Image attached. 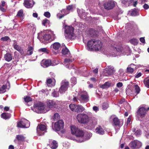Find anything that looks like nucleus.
<instances>
[{"label": "nucleus", "mask_w": 149, "mask_h": 149, "mask_svg": "<svg viewBox=\"0 0 149 149\" xmlns=\"http://www.w3.org/2000/svg\"><path fill=\"white\" fill-rule=\"evenodd\" d=\"M75 135L76 138L72 139L77 143H81L89 139L92 135L91 134L88 133L84 134V132L79 129Z\"/></svg>", "instance_id": "1"}, {"label": "nucleus", "mask_w": 149, "mask_h": 149, "mask_svg": "<svg viewBox=\"0 0 149 149\" xmlns=\"http://www.w3.org/2000/svg\"><path fill=\"white\" fill-rule=\"evenodd\" d=\"M102 45L100 41L93 40L88 42L87 48L88 50L91 51H98L101 49Z\"/></svg>", "instance_id": "2"}, {"label": "nucleus", "mask_w": 149, "mask_h": 149, "mask_svg": "<svg viewBox=\"0 0 149 149\" xmlns=\"http://www.w3.org/2000/svg\"><path fill=\"white\" fill-rule=\"evenodd\" d=\"M92 115L90 112H88L87 113H84L78 114L76 116V119L78 122L81 124H87L89 121L90 117Z\"/></svg>", "instance_id": "3"}, {"label": "nucleus", "mask_w": 149, "mask_h": 149, "mask_svg": "<svg viewBox=\"0 0 149 149\" xmlns=\"http://www.w3.org/2000/svg\"><path fill=\"white\" fill-rule=\"evenodd\" d=\"M63 26L65 29V38L70 39H74L75 36L74 33L73 28L64 24Z\"/></svg>", "instance_id": "4"}, {"label": "nucleus", "mask_w": 149, "mask_h": 149, "mask_svg": "<svg viewBox=\"0 0 149 149\" xmlns=\"http://www.w3.org/2000/svg\"><path fill=\"white\" fill-rule=\"evenodd\" d=\"M34 109L35 111L38 113H45L49 110V108L41 102L35 104Z\"/></svg>", "instance_id": "5"}, {"label": "nucleus", "mask_w": 149, "mask_h": 149, "mask_svg": "<svg viewBox=\"0 0 149 149\" xmlns=\"http://www.w3.org/2000/svg\"><path fill=\"white\" fill-rule=\"evenodd\" d=\"M78 97L81 102H86L88 101L89 97L87 93L84 91L78 93Z\"/></svg>", "instance_id": "6"}, {"label": "nucleus", "mask_w": 149, "mask_h": 149, "mask_svg": "<svg viewBox=\"0 0 149 149\" xmlns=\"http://www.w3.org/2000/svg\"><path fill=\"white\" fill-rule=\"evenodd\" d=\"M146 109L144 107H140L139 108L137 112V119L139 120H142L143 118L146 114Z\"/></svg>", "instance_id": "7"}, {"label": "nucleus", "mask_w": 149, "mask_h": 149, "mask_svg": "<svg viewBox=\"0 0 149 149\" xmlns=\"http://www.w3.org/2000/svg\"><path fill=\"white\" fill-rule=\"evenodd\" d=\"M111 49L113 52L116 54L115 56L121 54L122 52V47L120 46L115 45L114 46L112 45L110 47Z\"/></svg>", "instance_id": "8"}, {"label": "nucleus", "mask_w": 149, "mask_h": 149, "mask_svg": "<svg viewBox=\"0 0 149 149\" xmlns=\"http://www.w3.org/2000/svg\"><path fill=\"white\" fill-rule=\"evenodd\" d=\"M47 34H45L43 37L44 39L46 41H51L54 40L55 38V35L53 31L49 30L47 31Z\"/></svg>", "instance_id": "9"}, {"label": "nucleus", "mask_w": 149, "mask_h": 149, "mask_svg": "<svg viewBox=\"0 0 149 149\" xmlns=\"http://www.w3.org/2000/svg\"><path fill=\"white\" fill-rule=\"evenodd\" d=\"M110 119L112 120L113 125L115 126V129L116 127L118 126L119 128L123 124L122 121L120 120L118 118L114 116H111L110 117Z\"/></svg>", "instance_id": "10"}, {"label": "nucleus", "mask_w": 149, "mask_h": 149, "mask_svg": "<svg viewBox=\"0 0 149 149\" xmlns=\"http://www.w3.org/2000/svg\"><path fill=\"white\" fill-rule=\"evenodd\" d=\"M30 126V123L27 120L23 118L17 123V126L22 128H27Z\"/></svg>", "instance_id": "11"}, {"label": "nucleus", "mask_w": 149, "mask_h": 149, "mask_svg": "<svg viewBox=\"0 0 149 149\" xmlns=\"http://www.w3.org/2000/svg\"><path fill=\"white\" fill-rule=\"evenodd\" d=\"M61 102L58 101H54L52 100H48L47 104L49 108H54L58 107L61 104Z\"/></svg>", "instance_id": "12"}, {"label": "nucleus", "mask_w": 149, "mask_h": 149, "mask_svg": "<svg viewBox=\"0 0 149 149\" xmlns=\"http://www.w3.org/2000/svg\"><path fill=\"white\" fill-rule=\"evenodd\" d=\"M46 126L45 125H38L37 127V132L39 136H42L44 134L45 132H46Z\"/></svg>", "instance_id": "13"}, {"label": "nucleus", "mask_w": 149, "mask_h": 149, "mask_svg": "<svg viewBox=\"0 0 149 149\" xmlns=\"http://www.w3.org/2000/svg\"><path fill=\"white\" fill-rule=\"evenodd\" d=\"M72 9V6H69L67 7V9H63L61 10V12L62 14L63 13L64 14H63L62 15H61L60 13H58L57 15V16L58 18L59 19L62 18L65 15H67L69 13V11L71 10Z\"/></svg>", "instance_id": "14"}, {"label": "nucleus", "mask_w": 149, "mask_h": 149, "mask_svg": "<svg viewBox=\"0 0 149 149\" xmlns=\"http://www.w3.org/2000/svg\"><path fill=\"white\" fill-rule=\"evenodd\" d=\"M68 86V82L63 81L59 91L61 94L64 93L67 89Z\"/></svg>", "instance_id": "15"}, {"label": "nucleus", "mask_w": 149, "mask_h": 149, "mask_svg": "<svg viewBox=\"0 0 149 149\" xmlns=\"http://www.w3.org/2000/svg\"><path fill=\"white\" fill-rule=\"evenodd\" d=\"M64 126V123L62 120H60L54 124V129L56 131H59Z\"/></svg>", "instance_id": "16"}, {"label": "nucleus", "mask_w": 149, "mask_h": 149, "mask_svg": "<svg viewBox=\"0 0 149 149\" xmlns=\"http://www.w3.org/2000/svg\"><path fill=\"white\" fill-rule=\"evenodd\" d=\"M116 3L113 1H110L106 2L104 4L105 9L109 10L113 8L115 6Z\"/></svg>", "instance_id": "17"}, {"label": "nucleus", "mask_w": 149, "mask_h": 149, "mask_svg": "<svg viewBox=\"0 0 149 149\" xmlns=\"http://www.w3.org/2000/svg\"><path fill=\"white\" fill-rule=\"evenodd\" d=\"M41 66L44 67H47L49 66H55L56 64H54L53 63H51V61L50 60H43L41 62Z\"/></svg>", "instance_id": "18"}, {"label": "nucleus", "mask_w": 149, "mask_h": 149, "mask_svg": "<svg viewBox=\"0 0 149 149\" xmlns=\"http://www.w3.org/2000/svg\"><path fill=\"white\" fill-rule=\"evenodd\" d=\"M106 72H105L104 75L106 76L112 75L114 72L113 67L112 66H108L106 69Z\"/></svg>", "instance_id": "19"}, {"label": "nucleus", "mask_w": 149, "mask_h": 149, "mask_svg": "<svg viewBox=\"0 0 149 149\" xmlns=\"http://www.w3.org/2000/svg\"><path fill=\"white\" fill-rule=\"evenodd\" d=\"M71 58H66L65 59L64 62V65L66 68H71L73 67V64H70V63H71L72 60L71 59H70Z\"/></svg>", "instance_id": "20"}, {"label": "nucleus", "mask_w": 149, "mask_h": 149, "mask_svg": "<svg viewBox=\"0 0 149 149\" xmlns=\"http://www.w3.org/2000/svg\"><path fill=\"white\" fill-rule=\"evenodd\" d=\"M24 4L26 8H30L33 6L34 2L33 0H25Z\"/></svg>", "instance_id": "21"}, {"label": "nucleus", "mask_w": 149, "mask_h": 149, "mask_svg": "<svg viewBox=\"0 0 149 149\" xmlns=\"http://www.w3.org/2000/svg\"><path fill=\"white\" fill-rule=\"evenodd\" d=\"M138 145H139V146H141L142 145V143L139 141H133L131 142L130 144V146L131 148L132 149H135L138 147Z\"/></svg>", "instance_id": "22"}, {"label": "nucleus", "mask_w": 149, "mask_h": 149, "mask_svg": "<svg viewBox=\"0 0 149 149\" xmlns=\"http://www.w3.org/2000/svg\"><path fill=\"white\" fill-rule=\"evenodd\" d=\"M49 145L52 149H56L58 146V144L56 141L52 139L49 140Z\"/></svg>", "instance_id": "23"}, {"label": "nucleus", "mask_w": 149, "mask_h": 149, "mask_svg": "<svg viewBox=\"0 0 149 149\" xmlns=\"http://www.w3.org/2000/svg\"><path fill=\"white\" fill-rule=\"evenodd\" d=\"M62 54L68 58H71V54L69 50L66 47L63 49L62 51Z\"/></svg>", "instance_id": "24"}, {"label": "nucleus", "mask_w": 149, "mask_h": 149, "mask_svg": "<svg viewBox=\"0 0 149 149\" xmlns=\"http://www.w3.org/2000/svg\"><path fill=\"white\" fill-rule=\"evenodd\" d=\"M78 13L80 17L83 19L86 18L87 14L85 13L84 11L82 9H78L77 10Z\"/></svg>", "instance_id": "25"}, {"label": "nucleus", "mask_w": 149, "mask_h": 149, "mask_svg": "<svg viewBox=\"0 0 149 149\" xmlns=\"http://www.w3.org/2000/svg\"><path fill=\"white\" fill-rule=\"evenodd\" d=\"M47 85L48 86H53L55 84V80L53 78L49 79L47 80Z\"/></svg>", "instance_id": "26"}, {"label": "nucleus", "mask_w": 149, "mask_h": 149, "mask_svg": "<svg viewBox=\"0 0 149 149\" xmlns=\"http://www.w3.org/2000/svg\"><path fill=\"white\" fill-rule=\"evenodd\" d=\"M70 129L71 133L75 135L79 130L77 127L73 125L70 126Z\"/></svg>", "instance_id": "27"}, {"label": "nucleus", "mask_w": 149, "mask_h": 149, "mask_svg": "<svg viewBox=\"0 0 149 149\" xmlns=\"http://www.w3.org/2000/svg\"><path fill=\"white\" fill-rule=\"evenodd\" d=\"M85 108L81 105H77L75 112H81L85 110Z\"/></svg>", "instance_id": "28"}, {"label": "nucleus", "mask_w": 149, "mask_h": 149, "mask_svg": "<svg viewBox=\"0 0 149 149\" xmlns=\"http://www.w3.org/2000/svg\"><path fill=\"white\" fill-rule=\"evenodd\" d=\"M10 117L11 114L8 113H3L1 115V118L5 120L9 119Z\"/></svg>", "instance_id": "29"}, {"label": "nucleus", "mask_w": 149, "mask_h": 149, "mask_svg": "<svg viewBox=\"0 0 149 149\" xmlns=\"http://www.w3.org/2000/svg\"><path fill=\"white\" fill-rule=\"evenodd\" d=\"M13 45L14 48L15 49L19 52L21 54H24V52L21 47L15 44H14Z\"/></svg>", "instance_id": "30"}, {"label": "nucleus", "mask_w": 149, "mask_h": 149, "mask_svg": "<svg viewBox=\"0 0 149 149\" xmlns=\"http://www.w3.org/2000/svg\"><path fill=\"white\" fill-rule=\"evenodd\" d=\"M61 46V44L58 42H56L52 45L50 48H53L55 50L58 49Z\"/></svg>", "instance_id": "31"}, {"label": "nucleus", "mask_w": 149, "mask_h": 149, "mask_svg": "<svg viewBox=\"0 0 149 149\" xmlns=\"http://www.w3.org/2000/svg\"><path fill=\"white\" fill-rule=\"evenodd\" d=\"M96 132L100 134H104V131L102 127L99 126L95 129Z\"/></svg>", "instance_id": "32"}, {"label": "nucleus", "mask_w": 149, "mask_h": 149, "mask_svg": "<svg viewBox=\"0 0 149 149\" xmlns=\"http://www.w3.org/2000/svg\"><path fill=\"white\" fill-rule=\"evenodd\" d=\"M90 123L92 127H94L95 126L97 123V120L96 118L94 117L91 118Z\"/></svg>", "instance_id": "33"}, {"label": "nucleus", "mask_w": 149, "mask_h": 149, "mask_svg": "<svg viewBox=\"0 0 149 149\" xmlns=\"http://www.w3.org/2000/svg\"><path fill=\"white\" fill-rule=\"evenodd\" d=\"M5 60L7 61H10L12 59V57L11 54L9 53H7L4 56Z\"/></svg>", "instance_id": "34"}, {"label": "nucleus", "mask_w": 149, "mask_h": 149, "mask_svg": "<svg viewBox=\"0 0 149 149\" xmlns=\"http://www.w3.org/2000/svg\"><path fill=\"white\" fill-rule=\"evenodd\" d=\"M42 23L44 26H47L48 25L49 26L50 22L49 20L45 19L42 20Z\"/></svg>", "instance_id": "35"}, {"label": "nucleus", "mask_w": 149, "mask_h": 149, "mask_svg": "<svg viewBox=\"0 0 149 149\" xmlns=\"http://www.w3.org/2000/svg\"><path fill=\"white\" fill-rule=\"evenodd\" d=\"M33 48L32 47L30 46L28 48L27 52L26 54L28 55H30L33 54Z\"/></svg>", "instance_id": "36"}, {"label": "nucleus", "mask_w": 149, "mask_h": 149, "mask_svg": "<svg viewBox=\"0 0 149 149\" xmlns=\"http://www.w3.org/2000/svg\"><path fill=\"white\" fill-rule=\"evenodd\" d=\"M6 88V86L5 85L0 86V93H4L5 92Z\"/></svg>", "instance_id": "37"}, {"label": "nucleus", "mask_w": 149, "mask_h": 149, "mask_svg": "<svg viewBox=\"0 0 149 149\" xmlns=\"http://www.w3.org/2000/svg\"><path fill=\"white\" fill-rule=\"evenodd\" d=\"M110 84L109 83L107 82L103 85L100 86V87L102 88H108L110 86Z\"/></svg>", "instance_id": "38"}, {"label": "nucleus", "mask_w": 149, "mask_h": 149, "mask_svg": "<svg viewBox=\"0 0 149 149\" xmlns=\"http://www.w3.org/2000/svg\"><path fill=\"white\" fill-rule=\"evenodd\" d=\"M76 106L75 104H71L69 105V107L72 111H75Z\"/></svg>", "instance_id": "39"}, {"label": "nucleus", "mask_w": 149, "mask_h": 149, "mask_svg": "<svg viewBox=\"0 0 149 149\" xmlns=\"http://www.w3.org/2000/svg\"><path fill=\"white\" fill-rule=\"evenodd\" d=\"M16 138L19 141H23L25 139V137L22 135H17Z\"/></svg>", "instance_id": "40"}, {"label": "nucleus", "mask_w": 149, "mask_h": 149, "mask_svg": "<svg viewBox=\"0 0 149 149\" xmlns=\"http://www.w3.org/2000/svg\"><path fill=\"white\" fill-rule=\"evenodd\" d=\"M131 43L134 45H136L138 42V40L135 38H133L130 40Z\"/></svg>", "instance_id": "41"}, {"label": "nucleus", "mask_w": 149, "mask_h": 149, "mask_svg": "<svg viewBox=\"0 0 149 149\" xmlns=\"http://www.w3.org/2000/svg\"><path fill=\"white\" fill-rule=\"evenodd\" d=\"M140 91L139 87L137 85L134 86V92L136 93V94H138Z\"/></svg>", "instance_id": "42"}, {"label": "nucleus", "mask_w": 149, "mask_h": 149, "mask_svg": "<svg viewBox=\"0 0 149 149\" xmlns=\"http://www.w3.org/2000/svg\"><path fill=\"white\" fill-rule=\"evenodd\" d=\"M39 51L40 52H43L46 53H49V51L46 48H41L39 50Z\"/></svg>", "instance_id": "43"}, {"label": "nucleus", "mask_w": 149, "mask_h": 149, "mask_svg": "<svg viewBox=\"0 0 149 149\" xmlns=\"http://www.w3.org/2000/svg\"><path fill=\"white\" fill-rule=\"evenodd\" d=\"M25 101L26 102H29L32 101V98L29 96H26L24 97Z\"/></svg>", "instance_id": "44"}, {"label": "nucleus", "mask_w": 149, "mask_h": 149, "mask_svg": "<svg viewBox=\"0 0 149 149\" xmlns=\"http://www.w3.org/2000/svg\"><path fill=\"white\" fill-rule=\"evenodd\" d=\"M59 93L58 92L54 91L52 93V96L53 97H57L59 96Z\"/></svg>", "instance_id": "45"}, {"label": "nucleus", "mask_w": 149, "mask_h": 149, "mask_svg": "<svg viewBox=\"0 0 149 149\" xmlns=\"http://www.w3.org/2000/svg\"><path fill=\"white\" fill-rule=\"evenodd\" d=\"M102 107L103 109H106L109 107L108 104L107 102H104L102 104Z\"/></svg>", "instance_id": "46"}, {"label": "nucleus", "mask_w": 149, "mask_h": 149, "mask_svg": "<svg viewBox=\"0 0 149 149\" xmlns=\"http://www.w3.org/2000/svg\"><path fill=\"white\" fill-rule=\"evenodd\" d=\"M59 118L60 116L59 114L58 113H56L54 114L53 118L54 120H55L58 119Z\"/></svg>", "instance_id": "47"}, {"label": "nucleus", "mask_w": 149, "mask_h": 149, "mask_svg": "<svg viewBox=\"0 0 149 149\" xmlns=\"http://www.w3.org/2000/svg\"><path fill=\"white\" fill-rule=\"evenodd\" d=\"M138 15V12L135 10H133L131 11V15L133 16H135Z\"/></svg>", "instance_id": "48"}, {"label": "nucleus", "mask_w": 149, "mask_h": 149, "mask_svg": "<svg viewBox=\"0 0 149 149\" xmlns=\"http://www.w3.org/2000/svg\"><path fill=\"white\" fill-rule=\"evenodd\" d=\"M15 61L17 62L19 61V54L18 53L16 52L15 53Z\"/></svg>", "instance_id": "49"}, {"label": "nucleus", "mask_w": 149, "mask_h": 149, "mask_svg": "<svg viewBox=\"0 0 149 149\" xmlns=\"http://www.w3.org/2000/svg\"><path fill=\"white\" fill-rule=\"evenodd\" d=\"M144 83L146 86L149 88V79H145L144 80Z\"/></svg>", "instance_id": "50"}, {"label": "nucleus", "mask_w": 149, "mask_h": 149, "mask_svg": "<svg viewBox=\"0 0 149 149\" xmlns=\"http://www.w3.org/2000/svg\"><path fill=\"white\" fill-rule=\"evenodd\" d=\"M23 11L22 10H19L18 12L17 15V16L19 17H21L22 16Z\"/></svg>", "instance_id": "51"}, {"label": "nucleus", "mask_w": 149, "mask_h": 149, "mask_svg": "<svg viewBox=\"0 0 149 149\" xmlns=\"http://www.w3.org/2000/svg\"><path fill=\"white\" fill-rule=\"evenodd\" d=\"M44 15L45 17L48 18H49L51 16L50 13L48 11L45 12L44 13Z\"/></svg>", "instance_id": "52"}, {"label": "nucleus", "mask_w": 149, "mask_h": 149, "mask_svg": "<svg viewBox=\"0 0 149 149\" xmlns=\"http://www.w3.org/2000/svg\"><path fill=\"white\" fill-rule=\"evenodd\" d=\"M71 82L73 84H75L76 83V78L74 77L71 78Z\"/></svg>", "instance_id": "53"}, {"label": "nucleus", "mask_w": 149, "mask_h": 149, "mask_svg": "<svg viewBox=\"0 0 149 149\" xmlns=\"http://www.w3.org/2000/svg\"><path fill=\"white\" fill-rule=\"evenodd\" d=\"M89 34L92 36L95 34V31L93 29H91L89 30Z\"/></svg>", "instance_id": "54"}, {"label": "nucleus", "mask_w": 149, "mask_h": 149, "mask_svg": "<svg viewBox=\"0 0 149 149\" xmlns=\"http://www.w3.org/2000/svg\"><path fill=\"white\" fill-rule=\"evenodd\" d=\"M127 70L128 72L132 73L134 71V68H132V67L128 66L127 68Z\"/></svg>", "instance_id": "55"}, {"label": "nucleus", "mask_w": 149, "mask_h": 149, "mask_svg": "<svg viewBox=\"0 0 149 149\" xmlns=\"http://www.w3.org/2000/svg\"><path fill=\"white\" fill-rule=\"evenodd\" d=\"M9 39V38L8 36H5L1 38V40L3 41H6L8 40Z\"/></svg>", "instance_id": "56"}, {"label": "nucleus", "mask_w": 149, "mask_h": 149, "mask_svg": "<svg viewBox=\"0 0 149 149\" xmlns=\"http://www.w3.org/2000/svg\"><path fill=\"white\" fill-rule=\"evenodd\" d=\"M141 134V132L140 130H137L135 133V134L137 136H139Z\"/></svg>", "instance_id": "57"}, {"label": "nucleus", "mask_w": 149, "mask_h": 149, "mask_svg": "<svg viewBox=\"0 0 149 149\" xmlns=\"http://www.w3.org/2000/svg\"><path fill=\"white\" fill-rule=\"evenodd\" d=\"M93 110L95 112H97L99 110V108L97 106H94L93 108Z\"/></svg>", "instance_id": "58"}, {"label": "nucleus", "mask_w": 149, "mask_h": 149, "mask_svg": "<svg viewBox=\"0 0 149 149\" xmlns=\"http://www.w3.org/2000/svg\"><path fill=\"white\" fill-rule=\"evenodd\" d=\"M123 84L122 83L119 82L116 85L117 87L120 88L121 87L123 86Z\"/></svg>", "instance_id": "59"}, {"label": "nucleus", "mask_w": 149, "mask_h": 149, "mask_svg": "<svg viewBox=\"0 0 149 149\" xmlns=\"http://www.w3.org/2000/svg\"><path fill=\"white\" fill-rule=\"evenodd\" d=\"M54 63V64H56L55 65H57L58 63V62L56 60H54L52 61L51 63Z\"/></svg>", "instance_id": "60"}, {"label": "nucleus", "mask_w": 149, "mask_h": 149, "mask_svg": "<svg viewBox=\"0 0 149 149\" xmlns=\"http://www.w3.org/2000/svg\"><path fill=\"white\" fill-rule=\"evenodd\" d=\"M142 74L141 72H139L135 76V78H138L141 76Z\"/></svg>", "instance_id": "61"}, {"label": "nucleus", "mask_w": 149, "mask_h": 149, "mask_svg": "<svg viewBox=\"0 0 149 149\" xmlns=\"http://www.w3.org/2000/svg\"><path fill=\"white\" fill-rule=\"evenodd\" d=\"M143 8L145 9H148L149 8V6L147 4H145L143 6Z\"/></svg>", "instance_id": "62"}, {"label": "nucleus", "mask_w": 149, "mask_h": 149, "mask_svg": "<svg viewBox=\"0 0 149 149\" xmlns=\"http://www.w3.org/2000/svg\"><path fill=\"white\" fill-rule=\"evenodd\" d=\"M140 41L143 43H145V40L144 38H140Z\"/></svg>", "instance_id": "63"}, {"label": "nucleus", "mask_w": 149, "mask_h": 149, "mask_svg": "<svg viewBox=\"0 0 149 149\" xmlns=\"http://www.w3.org/2000/svg\"><path fill=\"white\" fill-rule=\"evenodd\" d=\"M128 66L132 67V68H134V69L136 68L135 65L133 64H131L130 65H129Z\"/></svg>", "instance_id": "64"}]
</instances>
